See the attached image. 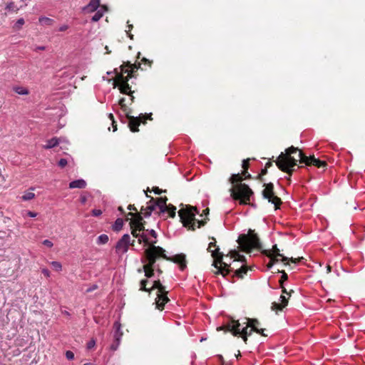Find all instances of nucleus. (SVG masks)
Listing matches in <instances>:
<instances>
[{
  "label": "nucleus",
  "mask_w": 365,
  "mask_h": 365,
  "mask_svg": "<svg viewBox=\"0 0 365 365\" xmlns=\"http://www.w3.org/2000/svg\"><path fill=\"white\" fill-rule=\"evenodd\" d=\"M298 153L299 160L302 163L307 165H315L318 168L324 167L326 163L314 158V156L307 157L302 151L299 150L297 148L291 146L285 150V153H282L276 160V164L279 169L282 171L287 173L291 175L292 173V168L297 165L298 159L292 156V154Z\"/></svg>",
  "instance_id": "nucleus-1"
},
{
  "label": "nucleus",
  "mask_w": 365,
  "mask_h": 365,
  "mask_svg": "<svg viewBox=\"0 0 365 365\" xmlns=\"http://www.w3.org/2000/svg\"><path fill=\"white\" fill-rule=\"evenodd\" d=\"M140 63L137 66L135 63L131 64L130 62H128L120 66L122 73L116 75V86L122 93L130 96L132 101L134 97L131 96L132 92L128 81L129 78L134 76L133 73L140 68Z\"/></svg>",
  "instance_id": "nucleus-2"
},
{
  "label": "nucleus",
  "mask_w": 365,
  "mask_h": 365,
  "mask_svg": "<svg viewBox=\"0 0 365 365\" xmlns=\"http://www.w3.org/2000/svg\"><path fill=\"white\" fill-rule=\"evenodd\" d=\"M165 250L160 247H153L151 249H145L144 251L145 259L143 261V270L145 276L150 278L154 275V269L155 268V262L159 257L165 259H170L164 253Z\"/></svg>",
  "instance_id": "nucleus-3"
},
{
  "label": "nucleus",
  "mask_w": 365,
  "mask_h": 365,
  "mask_svg": "<svg viewBox=\"0 0 365 365\" xmlns=\"http://www.w3.org/2000/svg\"><path fill=\"white\" fill-rule=\"evenodd\" d=\"M212 242H210L207 248L208 252H211L212 257L214 258L212 265L215 267V270L214 273L215 274H222L223 277H225L228 274L232 269L230 268V265L227 262L222 261V255L219 252V248L217 247L215 250H212V247H216V241L215 238H212Z\"/></svg>",
  "instance_id": "nucleus-4"
},
{
  "label": "nucleus",
  "mask_w": 365,
  "mask_h": 365,
  "mask_svg": "<svg viewBox=\"0 0 365 365\" xmlns=\"http://www.w3.org/2000/svg\"><path fill=\"white\" fill-rule=\"evenodd\" d=\"M197 213V208L192 206H187L178 211V215L185 227L190 230H195V227L200 228L205 223L203 220H196L195 217Z\"/></svg>",
  "instance_id": "nucleus-5"
},
{
  "label": "nucleus",
  "mask_w": 365,
  "mask_h": 365,
  "mask_svg": "<svg viewBox=\"0 0 365 365\" xmlns=\"http://www.w3.org/2000/svg\"><path fill=\"white\" fill-rule=\"evenodd\" d=\"M148 282V279H143L140 281V290L150 292L151 290L158 289L157 298L155 299L156 307L162 310L164 305L169 301L167 297V292L165 291V287L162 285L160 280H155L153 283V286L150 289L146 287V284Z\"/></svg>",
  "instance_id": "nucleus-6"
},
{
  "label": "nucleus",
  "mask_w": 365,
  "mask_h": 365,
  "mask_svg": "<svg viewBox=\"0 0 365 365\" xmlns=\"http://www.w3.org/2000/svg\"><path fill=\"white\" fill-rule=\"evenodd\" d=\"M237 242L243 251L247 252H250L253 248L260 249L261 247L258 237L252 230H249L247 235H241Z\"/></svg>",
  "instance_id": "nucleus-7"
},
{
  "label": "nucleus",
  "mask_w": 365,
  "mask_h": 365,
  "mask_svg": "<svg viewBox=\"0 0 365 365\" xmlns=\"http://www.w3.org/2000/svg\"><path fill=\"white\" fill-rule=\"evenodd\" d=\"M241 324L238 321L231 320L225 324L222 327L217 328V330H225L226 331H231L233 335L238 336L241 335L244 341L246 342L247 336L252 334L253 331L252 329L248 331V324L245 327L240 328Z\"/></svg>",
  "instance_id": "nucleus-8"
},
{
  "label": "nucleus",
  "mask_w": 365,
  "mask_h": 365,
  "mask_svg": "<svg viewBox=\"0 0 365 365\" xmlns=\"http://www.w3.org/2000/svg\"><path fill=\"white\" fill-rule=\"evenodd\" d=\"M230 195L234 200H240V204H247L253 194L252 190L246 184L240 183L230 189Z\"/></svg>",
  "instance_id": "nucleus-9"
},
{
  "label": "nucleus",
  "mask_w": 365,
  "mask_h": 365,
  "mask_svg": "<svg viewBox=\"0 0 365 365\" xmlns=\"http://www.w3.org/2000/svg\"><path fill=\"white\" fill-rule=\"evenodd\" d=\"M265 188L262 190V195L264 199L274 205L275 210L278 209L282 203L281 199L274 195V185L272 182L264 184Z\"/></svg>",
  "instance_id": "nucleus-10"
},
{
  "label": "nucleus",
  "mask_w": 365,
  "mask_h": 365,
  "mask_svg": "<svg viewBox=\"0 0 365 365\" xmlns=\"http://www.w3.org/2000/svg\"><path fill=\"white\" fill-rule=\"evenodd\" d=\"M130 244V236L128 234H125L117 242L115 247L117 254L123 255L128 250Z\"/></svg>",
  "instance_id": "nucleus-11"
},
{
  "label": "nucleus",
  "mask_w": 365,
  "mask_h": 365,
  "mask_svg": "<svg viewBox=\"0 0 365 365\" xmlns=\"http://www.w3.org/2000/svg\"><path fill=\"white\" fill-rule=\"evenodd\" d=\"M262 252L264 255L269 257L272 260H273L274 259H277V257H282V262H286L289 259L288 257H284L279 253V250L277 247V245H273L272 250H265Z\"/></svg>",
  "instance_id": "nucleus-12"
},
{
  "label": "nucleus",
  "mask_w": 365,
  "mask_h": 365,
  "mask_svg": "<svg viewBox=\"0 0 365 365\" xmlns=\"http://www.w3.org/2000/svg\"><path fill=\"white\" fill-rule=\"evenodd\" d=\"M128 215H131V216H134V214L132 212H130ZM135 219L130 220V225H133L135 227H136V229L138 230V232H145V231L146 232V230H145V227L141 222L143 220V217H142L141 214L137 213L135 215Z\"/></svg>",
  "instance_id": "nucleus-13"
},
{
  "label": "nucleus",
  "mask_w": 365,
  "mask_h": 365,
  "mask_svg": "<svg viewBox=\"0 0 365 365\" xmlns=\"http://www.w3.org/2000/svg\"><path fill=\"white\" fill-rule=\"evenodd\" d=\"M138 242L140 244L143 242L145 246H148L146 249H151L153 247H156V241H150V239L148 238L147 234L145 232H142L137 235V237Z\"/></svg>",
  "instance_id": "nucleus-14"
},
{
  "label": "nucleus",
  "mask_w": 365,
  "mask_h": 365,
  "mask_svg": "<svg viewBox=\"0 0 365 365\" xmlns=\"http://www.w3.org/2000/svg\"><path fill=\"white\" fill-rule=\"evenodd\" d=\"M247 321L248 327H250L253 331L259 333L262 336H267V334L264 332L265 329L259 328V322L257 319H247Z\"/></svg>",
  "instance_id": "nucleus-15"
},
{
  "label": "nucleus",
  "mask_w": 365,
  "mask_h": 365,
  "mask_svg": "<svg viewBox=\"0 0 365 365\" xmlns=\"http://www.w3.org/2000/svg\"><path fill=\"white\" fill-rule=\"evenodd\" d=\"M288 298L284 295H281L279 297L280 303L273 302L272 304V309L282 310L288 303Z\"/></svg>",
  "instance_id": "nucleus-16"
},
{
  "label": "nucleus",
  "mask_w": 365,
  "mask_h": 365,
  "mask_svg": "<svg viewBox=\"0 0 365 365\" xmlns=\"http://www.w3.org/2000/svg\"><path fill=\"white\" fill-rule=\"evenodd\" d=\"M129 118V127L132 132H137L138 131V126L141 122L140 117L139 118H134L132 116L127 115Z\"/></svg>",
  "instance_id": "nucleus-17"
},
{
  "label": "nucleus",
  "mask_w": 365,
  "mask_h": 365,
  "mask_svg": "<svg viewBox=\"0 0 365 365\" xmlns=\"http://www.w3.org/2000/svg\"><path fill=\"white\" fill-rule=\"evenodd\" d=\"M170 261H173L175 263H178L180 266V269L182 270L186 267L185 256L184 255H177L173 257H169Z\"/></svg>",
  "instance_id": "nucleus-18"
},
{
  "label": "nucleus",
  "mask_w": 365,
  "mask_h": 365,
  "mask_svg": "<svg viewBox=\"0 0 365 365\" xmlns=\"http://www.w3.org/2000/svg\"><path fill=\"white\" fill-rule=\"evenodd\" d=\"M153 199L152 198L150 204L146 207L145 209H141V212L140 214L143 215L145 217H148L150 215L151 212L155 209L157 207L155 202H153Z\"/></svg>",
  "instance_id": "nucleus-19"
},
{
  "label": "nucleus",
  "mask_w": 365,
  "mask_h": 365,
  "mask_svg": "<svg viewBox=\"0 0 365 365\" xmlns=\"http://www.w3.org/2000/svg\"><path fill=\"white\" fill-rule=\"evenodd\" d=\"M100 7V1L99 0H91L90 3L84 7V10L87 12H93L96 11Z\"/></svg>",
  "instance_id": "nucleus-20"
},
{
  "label": "nucleus",
  "mask_w": 365,
  "mask_h": 365,
  "mask_svg": "<svg viewBox=\"0 0 365 365\" xmlns=\"http://www.w3.org/2000/svg\"><path fill=\"white\" fill-rule=\"evenodd\" d=\"M86 186V182L83 179L76 180L69 183V188H85Z\"/></svg>",
  "instance_id": "nucleus-21"
},
{
  "label": "nucleus",
  "mask_w": 365,
  "mask_h": 365,
  "mask_svg": "<svg viewBox=\"0 0 365 365\" xmlns=\"http://www.w3.org/2000/svg\"><path fill=\"white\" fill-rule=\"evenodd\" d=\"M107 11V7L106 6H102L100 7L98 10L96 12V14L92 17V21L96 22L99 21L103 16L104 13Z\"/></svg>",
  "instance_id": "nucleus-22"
},
{
  "label": "nucleus",
  "mask_w": 365,
  "mask_h": 365,
  "mask_svg": "<svg viewBox=\"0 0 365 365\" xmlns=\"http://www.w3.org/2000/svg\"><path fill=\"white\" fill-rule=\"evenodd\" d=\"M166 202H167V198L165 197V198H158L157 200V202H155L156 203V205L157 207H158V208L160 209V211L161 212H165L167 208H168V205L166 204Z\"/></svg>",
  "instance_id": "nucleus-23"
},
{
  "label": "nucleus",
  "mask_w": 365,
  "mask_h": 365,
  "mask_svg": "<svg viewBox=\"0 0 365 365\" xmlns=\"http://www.w3.org/2000/svg\"><path fill=\"white\" fill-rule=\"evenodd\" d=\"M61 140H62L61 138H53L47 141V143L45 145H43V148L45 149H50L54 148L55 146L58 145L61 142Z\"/></svg>",
  "instance_id": "nucleus-24"
},
{
  "label": "nucleus",
  "mask_w": 365,
  "mask_h": 365,
  "mask_svg": "<svg viewBox=\"0 0 365 365\" xmlns=\"http://www.w3.org/2000/svg\"><path fill=\"white\" fill-rule=\"evenodd\" d=\"M114 328L115 329V334H114V340L120 341L123 332L120 331V324L118 322H115L114 324Z\"/></svg>",
  "instance_id": "nucleus-25"
},
{
  "label": "nucleus",
  "mask_w": 365,
  "mask_h": 365,
  "mask_svg": "<svg viewBox=\"0 0 365 365\" xmlns=\"http://www.w3.org/2000/svg\"><path fill=\"white\" fill-rule=\"evenodd\" d=\"M13 90L19 95L24 96V95H28L29 93V90L26 88L22 87V86H14L13 88Z\"/></svg>",
  "instance_id": "nucleus-26"
},
{
  "label": "nucleus",
  "mask_w": 365,
  "mask_h": 365,
  "mask_svg": "<svg viewBox=\"0 0 365 365\" xmlns=\"http://www.w3.org/2000/svg\"><path fill=\"white\" fill-rule=\"evenodd\" d=\"M123 219L121 218H118L114 225H113V230H115V231H120L122 227H123Z\"/></svg>",
  "instance_id": "nucleus-27"
},
{
  "label": "nucleus",
  "mask_w": 365,
  "mask_h": 365,
  "mask_svg": "<svg viewBox=\"0 0 365 365\" xmlns=\"http://www.w3.org/2000/svg\"><path fill=\"white\" fill-rule=\"evenodd\" d=\"M38 21L41 24L47 25V26H51L53 24V19H51L50 18H48V17H46V16H41L38 19Z\"/></svg>",
  "instance_id": "nucleus-28"
},
{
  "label": "nucleus",
  "mask_w": 365,
  "mask_h": 365,
  "mask_svg": "<svg viewBox=\"0 0 365 365\" xmlns=\"http://www.w3.org/2000/svg\"><path fill=\"white\" fill-rule=\"evenodd\" d=\"M231 258H234L235 260L244 262L245 257L243 255H240L237 251L233 250L230 252Z\"/></svg>",
  "instance_id": "nucleus-29"
},
{
  "label": "nucleus",
  "mask_w": 365,
  "mask_h": 365,
  "mask_svg": "<svg viewBox=\"0 0 365 365\" xmlns=\"http://www.w3.org/2000/svg\"><path fill=\"white\" fill-rule=\"evenodd\" d=\"M242 180V178L239 173L232 174L229 179L230 182L232 184H235L236 182H241Z\"/></svg>",
  "instance_id": "nucleus-30"
},
{
  "label": "nucleus",
  "mask_w": 365,
  "mask_h": 365,
  "mask_svg": "<svg viewBox=\"0 0 365 365\" xmlns=\"http://www.w3.org/2000/svg\"><path fill=\"white\" fill-rule=\"evenodd\" d=\"M108 236L105 234H102L100 236H98L97 239V244L98 245H104L106 244L108 242Z\"/></svg>",
  "instance_id": "nucleus-31"
},
{
  "label": "nucleus",
  "mask_w": 365,
  "mask_h": 365,
  "mask_svg": "<svg viewBox=\"0 0 365 365\" xmlns=\"http://www.w3.org/2000/svg\"><path fill=\"white\" fill-rule=\"evenodd\" d=\"M35 197V194L32 192H26L21 197L22 200L28 201Z\"/></svg>",
  "instance_id": "nucleus-32"
},
{
  "label": "nucleus",
  "mask_w": 365,
  "mask_h": 365,
  "mask_svg": "<svg viewBox=\"0 0 365 365\" xmlns=\"http://www.w3.org/2000/svg\"><path fill=\"white\" fill-rule=\"evenodd\" d=\"M247 269L246 267L242 266L241 268L235 270V274L239 277H242L245 274H246Z\"/></svg>",
  "instance_id": "nucleus-33"
},
{
  "label": "nucleus",
  "mask_w": 365,
  "mask_h": 365,
  "mask_svg": "<svg viewBox=\"0 0 365 365\" xmlns=\"http://www.w3.org/2000/svg\"><path fill=\"white\" fill-rule=\"evenodd\" d=\"M176 207L172 205H168V208L165 212H168L171 217L175 216Z\"/></svg>",
  "instance_id": "nucleus-34"
},
{
  "label": "nucleus",
  "mask_w": 365,
  "mask_h": 365,
  "mask_svg": "<svg viewBox=\"0 0 365 365\" xmlns=\"http://www.w3.org/2000/svg\"><path fill=\"white\" fill-rule=\"evenodd\" d=\"M51 266L53 267V269L57 272H60L61 271L62 269V265L60 262H56V261H53L51 262Z\"/></svg>",
  "instance_id": "nucleus-35"
},
{
  "label": "nucleus",
  "mask_w": 365,
  "mask_h": 365,
  "mask_svg": "<svg viewBox=\"0 0 365 365\" xmlns=\"http://www.w3.org/2000/svg\"><path fill=\"white\" fill-rule=\"evenodd\" d=\"M249 160L250 159H247V160H244L242 161V168L244 169V173L243 174L245 175L247 173V170H248V168H249Z\"/></svg>",
  "instance_id": "nucleus-36"
},
{
  "label": "nucleus",
  "mask_w": 365,
  "mask_h": 365,
  "mask_svg": "<svg viewBox=\"0 0 365 365\" xmlns=\"http://www.w3.org/2000/svg\"><path fill=\"white\" fill-rule=\"evenodd\" d=\"M24 24V19L22 18L19 19L15 24V28L16 29H20Z\"/></svg>",
  "instance_id": "nucleus-37"
},
{
  "label": "nucleus",
  "mask_w": 365,
  "mask_h": 365,
  "mask_svg": "<svg viewBox=\"0 0 365 365\" xmlns=\"http://www.w3.org/2000/svg\"><path fill=\"white\" fill-rule=\"evenodd\" d=\"M130 228H131V234L135 238L137 237V235H138L139 234L141 233L140 232H138V230L136 229V227H135L133 225H130Z\"/></svg>",
  "instance_id": "nucleus-38"
},
{
  "label": "nucleus",
  "mask_w": 365,
  "mask_h": 365,
  "mask_svg": "<svg viewBox=\"0 0 365 365\" xmlns=\"http://www.w3.org/2000/svg\"><path fill=\"white\" fill-rule=\"evenodd\" d=\"M6 9L8 10L14 11H18V8L16 7V6L14 5V4L13 2L8 4L6 5Z\"/></svg>",
  "instance_id": "nucleus-39"
},
{
  "label": "nucleus",
  "mask_w": 365,
  "mask_h": 365,
  "mask_svg": "<svg viewBox=\"0 0 365 365\" xmlns=\"http://www.w3.org/2000/svg\"><path fill=\"white\" fill-rule=\"evenodd\" d=\"M127 27H128V29H127V30H125V32L127 33V34H128V37H129L130 39H133V34H131L130 33V31H131V29H133V25H132V24H128Z\"/></svg>",
  "instance_id": "nucleus-40"
},
{
  "label": "nucleus",
  "mask_w": 365,
  "mask_h": 365,
  "mask_svg": "<svg viewBox=\"0 0 365 365\" xmlns=\"http://www.w3.org/2000/svg\"><path fill=\"white\" fill-rule=\"evenodd\" d=\"M66 356L68 360H73L74 359V354L71 351H67Z\"/></svg>",
  "instance_id": "nucleus-41"
},
{
  "label": "nucleus",
  "mask_w": 365,
  "mask_h": 365,
  "mask_svg": "<svg viewBox=\"0 0 365 365\" xmlns=\"http://www.w3.org/2000/svg\"><path fill=\"white\" fill-rule=\"evenodd\" d=\"M120 341H115L114 340V342L110 346V349L113 350V351H115L118 349V346L120 344Z\"/></svg>",
  "instance_id": "nucleus-42"
},
{
  "label": "nucleus",
  "mask_w": 365,
  "mask_h": 365,
  "mask_svg": "<svg viewBox=\"0 0 365 365\" xmlns=\"http://www.w3.org/2000/svg\"><path fill=\"white\" fill-rule=\"evenodd\" d=\"M282 277H281V279H280L279 282H280L281 287H282L283 282L286 281L288 277H287V274L285 273L284 271H282Z\"/></svg>",
  "instance_id": "nucleus-43"
},
{
  "label": "nucleus",
  "mask_w": 365,
  "mask_h": 365,
  "mask_svg": "<svg viewBox=\"0 0 365 365\" xmlns=\"http://www.w3.org/2000/svg\"><path fill=\"white\" fill-rule=\"evenodd\" d=\"M119 105L120 106L121 108L125 111L126 110V106L125 104V98H122L119 100Z\"/></svg>",
  "instance_id": "nucleus-44"
},
{
  "label": "nucleus",
  "mask_w": 365,
  "mask_h": 365,
  "mask_svg": "<svg viewBox=\"0 0 365 365\" xmlns=\"http://www.w3.org/2000/svg\"><path fill=\"white\" fill-rule=\"evenodd\" d=\"M146 232H148L153 238L157 239L158 235L154 230H146Z\"/></svg>",
  "instance_id": "nucleus-45"
},
{
  "label": "nucleus",
  "mask_w": 365,
  "mask_h": 365,
  "mask_svg": "<svg viewBox=\"0 0 365 365\" xmlns=\"http://www.w3.org/2000/svg\"><path fill=\"white\" fill-rule=\"evenodd\" d=\"M68 162H67V160L66 159H64V158H61L59 161H58V165L61 167V168H64L66 165H67Z\"/></svg>",
  "instance_id": "nucleus-46"
},
{
  "label": "nucleus",
  "mask_w": 365,
  "mask_h": 365,
  "mask_svg": "<svg viewBox=\"0 0 365 365\" xmlns=\"http://www.w3.org/2000/svg\"><path fill=\"white\" fill-rule=\"evenodd\" d=\"M42 244L48 247H52L53 244L51 241H50L49 240H44L43 242H42Z\"/></svg>",
  "instance_id": "nucleus-47"
},
{
  "label": "nucleus",
  "mask_w": 365,
  "mask_h": 365,
  "mask_svg": "<svg viewBox=\"0 0 365 365\" xmlns=\"http://www.w3.org/2000/svg\"><path fill=\"white\" fill-rule=\"evenodd\" d=\"M96 345V341L94 339H91L90 340L88 344H87V348L88 349H91L92 348H93Z\"/></svg>",
  "instance_id": "nucleus-48"
},
{
  "label": "nucleus",
  "mask_w": 365,
  "mask_h": 365,
  "mask_svg": "<svg viewBox=\"0 0 365 365\" xmlns=\"http://www.w3.org/2000/svg\"><path fill=\"white\" fill-rule=\"evenodd\" d=\"M101 214H102V212L101 210L94 209L92 210V215L93 216L98 217V216H100Z\"/></svg>",
  "instance_id": "nucleus-49"
},
{
  "label": "nucleus",
  "mask_w": 365,
  "mask_h": 365,
  "mask_svg": "<svg viewBox=\"0 0 365 365\" xmlns=\"http://www.w3.org/2000/svg\"><path fill=\"white\" fill-rule=\"evenodd\" d=\"M277 262H278V259H274L273 260H272V259H270V262H269V264H267V267H268V268H271V267L273 266V264H274V263Z\"/></svg>",
  "instance_id": "nucleus-50"
},
{
  "label": "nucleus",
  "mask_w": 365,
  "mask_h": 365,
  "mask_svg": "<svg viewBox=\"0 0 365 365\" xmlns=\"http://www.w3.org/2000/svg\"><path fill=\"white\" fill-rule=\"evenodd\" d=\"M108 117L113 121V131L116 130H117V126H116V125H114V120H113V114L110 113L108 115Z\"/></svg>",
  "instance_id": "nucleus-51"
},
{
  "label": "nucleus",
  "mask_w": 365,
  "mask_h": 365,
  "mask_svg": "<svg viewBox=\"0 0 365 365\" xmlns=\"http://www.w3.org/2000/svg\"><path fill=\"white\" fill-rule=\"evenodd\" d=\"M42 273L47 277H50V272L47 269H43Z\"/></svg>",
  "instance_id": "nucleus-52"
},
{
  "label": "nucleus",
  "mask_w": 365,
  "mask_h": 365,
  "mask_svg": "<svg viewBox=\"0 0 365 365\" xmlns=\"http://www.w3.org/2000/svg\"><path fill=\"white\" fill-rule=\"evenodd\" d=\"M68 28V25L64 24V25H62L61 26H60L58 30L60 31H64L67 30Z\"/></svg>",
  "instance_id": "nucleus-53"
},
{
  "label": "nucleus",
  "mask_w": 365,
  "mask_h": 365,
  "mask_svg": "<svg viewBox=\"0 0 365 365\" xmlns=\"http://www.w3.org/2000/svg\"><path fill=\"white\" fill-rule=\"evenodd\" d=\"M80 200H81V202L82 204H85L86 202V201H87V197L86 196H84V195H81V198H80Z\"/></svg>",
  "instance_id": "nucleus-54"
},
{
  "label": "nucleus",
  "mask_w": 365,
  "mask_h": 365,
  "mask_svg": "<svg viewBox=\"0 0 365 365\" xmlns=\"http://www.w3.org/2000/svg\"><path fill=\"white\" fill-rule=\"evenodd\" d=\"M27 215L31 217H35L36 215H37V213L36 212H31V211H29L27 212Z\"/></svg>",
  "instance_id": "nucleus-55"
},
{
  "label": "nucleus",
  "mask_w": 365,
  "mask_h": 365,
  "mask_svg": "<svg viewBox=\"0 0 365 365\" xmlns=\"http://www.w3.org/2000/svg\"><path fill=\"white\" fill-rule=\"evenodd\" d=\"M96 288H97V286L96 285H93L92 287L88 288L86 290V292H91L95 290Z\"/></svg>",
  "instance_id": "nucleus-56"
},
{
  "label": "nucleus",
  "mask_w": 365,
  "mask_h": 365,
  "mask_svg": "<svg viewBox=\"0 0 365 365\" xmlns=\"http://www.w3.org/2000/svg\"><path fill=\"white\" fill-rule=\"evenodd\" d=\"M128 209L130 210H136V209L135 208L134 205H130L128 207Z\"/></svg>",
  "instance_id": "nucleus-57"
},
{
  "label": "nucleus",
  "mask_w": 365,
  "mask_h": 365,
  "mask_svg": "<svg viewBox=\"0 0 365 365\" xmlns=\"http://www.w3.org/2000/svg\"><path fill=\"white\" fill-rule=\"evenodd\" d=\"M267 173V168H264L263 169L262 171H261V175H266Z\"/></svg>",
  "instance_id": "nucleus-58"
},
{
  "label": "nucleus",
  "mask_w": 365,
  "mask_h": 365,
  "mask_svg": "<svg viewBox=\"0 0 365 365\" xmlns=\"http://www.w3.org/2000/svg\"><path fill=\"white\" fill-rule=\"evenodd\" d=\"M270 166H272V163L268 162V163H266V165H265V168H267H267H269Z\"/></svg>",
  "instance_id": "nucleus-59"
},
{
  "label": "nucleus",
  "mask_w": 365,
  "mask_h": 365,
  "mask_svg": "<svg viewBox=\"0 0 365 365\" xmlns=\"http://www.w3.org/2000/svg\"><path fill=\"white\" fill-rule=\"evenodd\" d=\"M105 49L106 50V53H110L111 51L109 50L108 46H106Z\"/></svg>",
  "instance_id": "nucleus-60"
},
{
  "label": "nucleus",
  "mask_w": 365,
  "mask_h": 365,
  "mask_svg": "<svg viewBox=\"0 0 365 365\" xmlns=\"http://www.w3.org/2000/svg\"><path fill=\"white\" fill-rule=\"evenodd\" d=\"M155 269H156L157 272H158L159 274H161V273H162V270H161L158 267H155Z\"/></svg>",
  "instance_id": "nucleus-61"
},
{
  "label": "nucleus",
  "mask_w": 365,
  "mask_h": 365,
  "mask_svg": "<svg viewBox=\"0 0 365 365\" xmlns=\"http://www.w3.org/2000/svg\"><path fill=\"white\" fill-rule=\"evenodd\" d=\"M327 272H328V273H329V272H331V267H330L329 265H328V266L327 267Z\"/></svg>",
  "instance_id": "nucleus-62"
},
{
  "label": "nucleus",
  "mask_w": 365,
  "mask_h": 365,
  "mask_svg": "<svg viewBox=\"0 0 365 365\" xmlns=\"http://www.w3.org/2000/svg\"><path fill=\"white\" fill-rule=\"evenodd\" d=\"M134 242H135V240H130V245L133 246V245H134Z\"/></svg>",
  "instance_id": "nucleus-63"
},
{
  "label": "nucleus",
  "mask_w": 365,
  "mask_h": 365,
  "mask_svg": "<svg viewBox=\"0 0 365 365\" xmlns=\"http://www.w3.org/2000/svg\"><path fill=\"white\" fill-rule=\"evenodd\" d=\"M83 365H93V364H91V363H86V364H84Z\"/></svg>",
  "instance_id": "nucleus-64"
}]
</instances>
